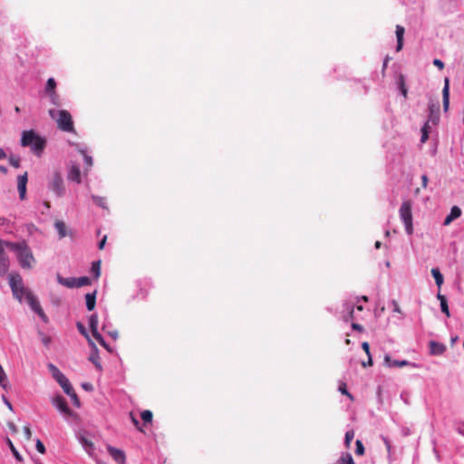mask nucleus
I'll return each instance as SVG.
<instances>
[{
  "mask_svg": "<svg viewBox=\"0 0 464 464\" xmlns=\"http://www.w3.org/2000/svg\"><path fill=\"white\" fill-rule=\"evenodd\" d=\"M5 245L11 250L15 251L17 253L19 264L23 268L30 269L33 267V265L34 263V257L33 256L31 249L24 241L18 243L6 242Z\"/></svg>",
  "mask_w": 464,
  "mask_h": 464,
  "instance_id": "f257e3e1",
  "label": "nucleus"
},
{
  "mask_svg": "<svg viewBox=\"0 0 464 464\" xmlns=\"http://www.w3.org/2000/svg\"><path fill=\"white\" fill-rule=\"evenodd\" d=\"M49 115L57 122V127L65 132H74V126L71 113L66 110L56 111L49 110Z\"/></svg>",
  "mask_w": 464,
  "mask_h": 464,
  "instance_id": "f03ea898",
  "label": "nucleus"
},
{
  "mask_svg": "<svg viewBox=\"0 0 464 464\" xmlns=\"http://www.w3.org/2000/svg\"><path fill=\"white\" fill-rule=\"evenodd\" d=\"M21 144L24 147H31L34 153L40 154L45 147V140L34 130H24L22 134Z\"/></svg>",
  "mask_w": 464,
  "mask_h": 464,
  "instance_id": "7ed1b4c3",
  "label": "nucleus"
},
{
  "mask_svg": "<svg viewBox=\"0 0 464 464\" xmlns=\"http://www.w3.org/2000/svg\"><path fill=\"white\" fill-rule=\"evenodd\" d=\"M9 285L14 296L19 302H22L24 296L26 297V293H31V291L24 287L22 276L17 273L9 275Z\"/></svg>",
  "mask_w": 464,
  "mask_h": 464,
  "instance_id": "20e7f679",
  "label": "nucleus"
},
{
  "mask_svg": "<svg viewBox=\"0 0 464 464\" xmlns=\"http://www.w3.org/2000/svg\"><path fill=\"white\" fill-rule=\"evenodd\" d=\"M400 216L404 222L407 234L411 235L413 233V224L411 202L405 201L401 204L400 208Z\"/></svg>",
  "mask_w": 464,
  "mask_h": 464,
  "instance_id": "39448f33",
  "label": "nucleus"
},
{
  "mask_svg": "<svg viewBox=\"0 0 464 464\" xmlns=\"http://www.w3.org/2000/svg\"><path fill=\"white\" fill-rule=\"evenodd\" d=\"M50 188L53 192H55L59 197L63 195V180L62 175L58 171H55L52 177V179L50 181Z\"/></svg>",
  "mask_w": 464,
  "mask_h": 464,
  "instance_id": "423d86ee",
  "label": "nucleus"
},
{
  "mask_svg": "<svg viewBox=\"0 0 464 464\" xmlns=\"http://www.w3.org/2000/svg\"><path fill=\"white\" fill-rule=\"evenodd\" d=\"M9 258L2 246V241L0 240V276H4L7 274L9 270Z\"/></svg>",
  "mask_w": 464,
  "mask_h": 464,
  "instance_id": "0eeeda50",
  "label": "nucleus"
},
{
  "mask_svg": "<svg viewBox=\"0 0 464 464\" xmlns=\"http://www.w3.org/2000/svg\"><path fill=\"white\" fill-rule=\"evenodd\" d=\"M53 404L63 414L70 416L72 415V411L69 408L65 399L60 395L54 397L53 399Z\"/></svg>",
  "mask_w": 464,
  "mask_h": 464,
  "instance_id": "6e6552de",
  "label": "nucleus"
},
{
  "mask_svg": "<svg viewBox=\"0 0 464 464\" xmlns=\"http://www.w3.org/2000/svg\"><path fill=\"white\" fill-rule=\"evenodd\" d=\"M27 181H28L27 172H24L23 175H20L17 178V189H18L19 198L21 200L25 199Z\"/></svg>",
  "mask_w": 464,
  "mask_h": 464,
  "instance_id": "1a4fd4ad",
  "label": "nucleus"
},
{
  "mask_svg": "<svg viewBox=\"0 0 464 464\" xmlns=\"http://www.w3.org/2000/svg\"><path fill=\"white\" fill-rule=\"evenodd\" d=\"M107 450L111 457L118 463L124 464L126 461V456L123 450L114 448L112 446H108Z\"/></svg>",
  "mask_w": 464,
  "mask_h": 464,
  "instance_id": "9d476101",
  "label": "nucleus"
},
{
  "mask_svg": "<svg viewBox=\"0 0 464 464\" xmlns=\"http://www.w3.org/2000/svg\"><path fill=\"white\" fill-rule=\"evenodd\" d=\"M429 347H430V353L431 355H441L445 353L446 351V345L442 343H438V342H435V341H430L429 343Z\"/></svg>",
  "mask_w": 464,
  "mask_h": 464,
  "instance_id": "9b49d317",
  "label": "nucleus"
},
{
  "mask_svg": "<svg viewBox=\"0 0 464 464\" xmlns=\"http://www.w3.org/2000/svg\"><path fill=\"white\" fill-rule=\"evenodd\" d=\"M442 102L443 110L447 111L450 106V79L448 77L444 79V87L442 89Z\"/></svg>",
  "mask_w": 464,
  "mask_h": 464,
  "instance_id": "f8f14e48",
  "label": "nucleus"
},
{
  "mask_svg": "<svg viewBox=\"0 0 464 464\" xmlns=\"http://www.w3.org/2000/svg\"><path fill=\"white\" fill-rule=\"evenodd\" d=\"M89 342L91 343V344L92 346V350L89 356V360L95 365L96 369H98L99 371H102V364L100 362L98 349H97L96 345L90 339H89Z\"/></svg>",
  "mask_w": 464,
  "mask_h": 464,
  "instance_id": "ddd939ff",
  "label": "nucleus"
},
{
  "mask_svg": "<svg viewBox=\"0 0 464 464\" xmlns=\"http://www.w3.org/2000/svg\"><path fill=\"white\" fill-rule=\"evenodd\" d=\"M460 215H461V209L457 206L452 207L450 209V213L446 217L443 224L445 226L450 225L454 219L459 218Z\"/></svg>",
  "mask_w": 464,
  "mask_h": 464,
  "instance_id": "4468645a",
  "label": "nucleus"
},
{
  "mask_svg": "<svg viewBox=\"0 0 464 464\" xmlns=\"http://www.w3.org/2000/svg\"><path fill=\"white\" fill-rule=\"evenodd\" d=\"M57 281L60 285L66 286L68 288L76 287V278L75 277H63L61 275H57Z\"/></svg>",
  "mask_w": 464,
  "mask_h": 464,
  "instance_id": "2eb2a0df",
  "label": "nucleus"
},
{
  "mask_svg": "<svg viewBox=\"0 0 464 464\" xmlns=\"http://www.w3.org/2000/svg\"><path fill=\"white\" fill-rule=\"evenodd\" d=\"M68 179L76 183H81V170L76 165H72L68 173Z\"/></svg>",
  "mask_w": 464,
  "mask_h": 464,
  "instance_id": "dca6fc26",
  "label": "nucleus"
},
{
  "mask_svg": "<svg viewBox=\"0 0 464 464\" xmlns=\"http://www.w3.org/2000/svg\"><path fill=\"white\" fill-rule=\"evenodd\" d=\"M396 37H397V46L396 51L399 52L403 47V36L405 33V29L401 25H396Z\"/></svg>",
  "mask_w": 464,
  "mask_h": 464,
  "instance_id": "f3484780",
  "label": "nucleus"
},
{
  "mask_svg": "<svg viewBox=\"0 0 464 464\" xmlns=\"http://www.w3.org/2000/svg\"><path fill=\"white\" fill-rule=\"evenodd\" d=\"M85 300L88 311H92L95 308L96 304V291H94L93 293L86 294Z\"/></svg>",
  "mask_w": 464,
  "mask_h": 464,
  "instance_id": "a211bd4d",
  "label": "nucleus"
},
{
  "mask_svg": "<svg viewBox=\"0 0 464 464\" xmlns=\"http://www.w3.org/2000/svg\"><path fill=\"white\" fill-rule=\"evenodd\" d=\"M430 118L429 121H431L433 125H436L439 121V106L432 104L430 105Z\"/></svg>",
  "mask_w": 464,
  "mask_h": 464,
  "instance_id": "6ab92c4d",
  "label": "nucleus"
},
{
  "mask_svg": "<svg viewBox=\"0 0 464 464\" xmlns=\"http://www.w3.org/2000/svg\"><path fill=\"white\" fill-rule=\"evenodd\" d=\"M384 362H385V364L388 366V367H402V366H406L409 364L408 361L406 360H403V361H392L391 359V357L389 355H385L384 356Z\"/></svg>",
  "mask_w": 464,
  "mask_h": 464,
  "instance_id": "aec40b11",
  "label": "nucleus"
},
{
  "mask_svg": "<svg viewBox=\"0 0 464 464\" xmlns=\"http://www.w3.org/2000/svg\"><path fill=\"white\" fill-rule=\"evenodd\" d=\"M437 298L440 300V308H441V312L444 313L446 314L447 317H450V310H449V305H448V301H447V298L445 295H441L440 293H438L437 295Z\"/></svg>",
  "mask_w": 464,
  "mask_h": 464,
  "instance_id": "412c9836",
  "label": "nucleus"
},
{
  "mask_svg": "<svg viewBox=\"0 0 464 464\" xmlns=\"http://www.w3.org/2000/svg\"><path fill=\"white\" fill-rule=\"evenodd\" d=\"M54 227L57 230L61 238L65 237L68 235L66 225L63 221L56 220L54 223Z\"/></svg>",
  "mask_w": 464,
  "mask_h": 464,
  "instance_id": "4be33fe9",
  "label": "nucleus"
},
{
  "mask_svg": "<svg viewBox=\"0 0 464 464\" xmlns=\"http://www.w3.org/2000/svg\"><path fill=\"white\" fill-rule=\"evenodd\" d=\"M56 82L53 78H49L46 82L45 91L49 93L50 96L56 97L55 92Z\"/></svg>",
  "mask_w": 464,
  "mask_h": 464,
  "instance_id": "5701e85b",
  "label": "nucleus"
},
{
  "mask_svg": "<svg viewBox=\"0 0 464 464\" xmlns=\"http://www.w3.org/2000/svg\"><path fill=\"white\" fill-rule=\"evenodd\" d=\"M25 299H26L28 304L30 305V307L32 308V310L35 309L37 306L40 305L38 299L32 292L26 293Z\"/></svg>",
  "mask_w": 464,
  "mask_h": 464,
  "instance_id": "b1692460",
  "label": "nucleus"
},
{
  "mask_svg": "<svg viewBox=\"0 0 464 464\" xmlns=\"http://www.w3.org/2000/svg\"><path fill=\"white\" fill-rule=\"evenodd\" d=\"M48 368L52 372L53 377L57 381V382L65 377L55 365L50 363L48 365Z\"/></svg>",
  "mask_w": 464,
  "mask_h": 464,
  "instance_id": "393cba45",
  "label": "nucleus"
},
{
  "mask_svg": "<svg viewBox=\"0 0 464 464\" xmlns=\"http://www.w3.org/2000/svg\"><path fill=\"white\" fill-rule=\"evenodd\" d=\"M98 323H99V320H98L97 314H92L89 318V325H90L92 334L99 333L98 332Z\"/></svg>",
  "mask_w": 464,
  "mask_h": 464,
  "instance_id": "a878e982",
  "label": "nucleus"
},
{
  "mask_svg": "<svg viewBox=\"0 0 464 464\" xmlns=\"http://www.w3.org/2000/svg\"><path fill=\"white\" fill-rule=\"evenodd\" d=\"M362 348L366 353V354L368 355V361L366 362H362V365L363 367L372 366V355L370 353V345H369V343L367 342H363L362 343Z\"/></svg>",
  "mask_w": 464,
  "mask_h": 464,
  "instance_id": "bb28decb",
  "label": "nucleus"
},
{
  "mask_svg": "<svg viewBox=\"0 0 464 464\" xmlns=\"http://www.w3.org/2000/svg\"><path fill=\"white\" fill-rule=\"evenodd\" d=\"M79 440H80V442L82 443V445L85 448V450L88 452V454L92 455V450H93V443H92V441L90 440L89 439H87L84 436H81Z\"/></svg>",
  "mask_w": 464,
  "mask_h": 464,
  "instance_id": "cd10ccee",
  "label": "nucleus"
},
{
  "mask_svg": "<svg viewBox=\"0 0 464 464\" xmlns=\"http://www.w3.org/2000/svg\"><path fill=\"white\" fill-rule=\"evenodd\" d=\"M431 275L435 279L436 285L440 288L443 284V276L440 272L439 268H432Z\"/></svg>",
  "mask_w": 464,
  "mask_h": 464,
  "instance_id": "c85d7f7f",
  "label": "nucleus"
},
{
  "mask_svg": "<svg viewBox=\"0 0 464 464\" xmlns=\"http://www.w3.org/2000/svg\"><path fill=\"white\" fill-rule=\"evenodd\" d=\"M6 442L8 444L9 449L11 450L14 457L15 458V459L17 461H20V462L23 461V457L20 455V453L18 452V450H16V448L13 444L12 440L9 438H7L6 439Z\"/></svg>",
  "mask_w": 464,
  "mask_h": 464,
  "instance_id": "c756f323",
  "label": "nucleus"
},
{
  "mask_svg": "<svg viewBox=\"0 0 464 464\" xmlns=\"http://www.w3.org/2000/svg\"><path fill=\"white\" fill-rule=\"evenodd\" d=\"M337 464H355L352 455L346 452L341 456L338 459Z\"/></svg>",
  "mask_w": 464,
  "mask_h": 464,
  "instance_id": "7c9ffc66",
  "label": "nucleus"
},
{
  "mask_svg": "<svg viewBox=\"0 0 464 464\" xmlns=\"http://www.w3.org/2000/svg\"><path fill=\"white\" fill-rule=\"evenodd\" d=\"M91 272L93 274L94 277L98 279L101 276V261H94L92 264Z\"/></svg>",
  "mask_w": 464,
  "mask_h": 464,
  "instance_id": "2f4dec72",
  "label": "nucleus"
},
{
  "mask_svg": "<svg viewBox=\"0 0 464 464\" xmlns=\"http://www.w3.org/2000/svg\"><path fill=\"white\" fill-rule=\"evenodd\" d=\"M58 383L63 388V390L65 393L71 392V390L73 389L72 386L71 385L69 380L66 377H64L63 380L59 381Z\"/></svg>",
  "mask_w": 464,
  "mask_h": 464,
  "instance_id": "473e14b6",
  "label": "nucleus"
},
{
  "mask_svg": "<svg viewBox=\"0 0 464 464\" xmlns=\"http://www.w3.org/2000/svg\"><path fill=\"white\" fill-rule=\"evenodd\" d=\"M0 385L4 388V389H6L7 386H8V380H7V376L5 374V370L3 369L2 365L0 364Z\"/></svg>",
  "mask_w": 464,
  "mask_h": 464,
  "instance_id": "72a5a7b5",
  "label": "nucleus"
},
{
  "mask_svg": "<svg viewBox=\"0 0 464 464\" xmlns=\"http://www.w3.org/2000/svg\"><path fill=\"white\" fill-rule=\"evenodd\" d=\"M91 279L88 276H82L76 278V287H82L91 285Z\"/></svg>",
  "mask_w": 464,
  "mask_h": 464,
  "instance_id": "f704fd0d",
  "label": "nucleus"
},
{
  "mask_svg": "<svg viewBox=\"0 0 464 464\" xmlns=\"http://www.w3.org/2000/svg\"><path fill=\"white\" fill-rule=\"evenodd\" d=\"M347 314L343 316L345 322L353 319L354 309L352 304H346Z\"/></svg>",
  "mask_w": 464,
  "mask_h": 464,
  "instance_id": "c9c22d12",
  "label": "nucleus"
},
{
  "mask_svg": "<svg viewBox=\"0 0 464 464\" xmlns=\"http://www.w3.org/2000/svg\"><path fill=\"white\" fill-rule=\"evenodd\" d=\"M153 414L150 411L145 410L141 412V419L145 423H150L152 421Z\"/></svg>",
  "mask_w": 464,
  "mask_h": 464,
  "instance_id": "e433bc0d",
  "label": "nucleus"
},
{
  "mask_svg": "<svg viewBox=\"0 0 464 464\" xmlns=\"http://www.w3.org/2000/svg\"><path fill=\"white\" fill-rule=\"evenodd\" d=\"M93 202L98 205L99 207L102 208H107L105 203H106V199L105 198L103 197H99V196H92V197Z\"/></svg>",
  "mask_w": 464,
  "mask_h": 464,
  "instance_id": "4c0bfd02",
  "label": "nucleus"
},
{
  "mask_svg": "<svg viewBox=\"0 0 464 464\" xmlns=\"http://www.w3.org/2000/svg\"><path fill=\"white\" fill-rule=\"evenodd\" d=\"M66 394L71 397L74 406L80 407V400L73 389L71 390V392H66Z\"/></svg>",
  "mask_w": 464,
  "mask_h": 464,
  "instance_id": "58836bf2",
  "label": "nucleus"
},
{
  "mask_svg": "<svg viewBox=\"0 0 464 464\" xmlns=\"http://www.w3.org/2000/svg\"><path fill=\"white\" fill-rule=\"evenodd\" d=\"M399 85H400V89H401V92L403 97L406 98L407 97V88L405 86L404 76L401 74L399 77Z\"/></svg>",
  "mask_w": 464,
  "mask_h": 464,
  "instance_id": "ea45409f",
  "label": "nucleus"
},
{
  "mask_svg": "<svg viewBox=\"0 0 464 464\" xmlns=\"http://www.w3.org/2000/svg\"><path fill=\"white\" fill-rule=\"evenodd\" d=\"M354 437V431L353 430H348L346 433H345V438H344V443H345V446L347 448L350 447V444L353 440Z\"/></svg>",
  "mask_w": 464,
  "mask_h": 464,
  "instance_id": "a19ab883",
  "label": "nucleus"
},
{
  "mask_svg": "<svg viewBox=\"0 0 464 464\" xmlns=\"http://www.w3.org/2000/svg\"><path fill=\"white\" fill-rule=\"evenodd\" d=\"M355 445H356L355 453L359 456H362L364 454V450H365L362 442L360 440H357L355 442Z\"/></svg>",
  "mask_w": 464,
  "mask_h": 464,
  "instance_id": "79ce46f5",
  "label": "nucleus"
},
{
  "mask_svg": "<svg viewBox=\"0 0 464 464\" xmlns=\"http://www.w3.org/2000/svg\"><path fill=\"white\" fill-rule=\"evenodd\" d=\"M92 336L95 338L96 341L99 342V343L101 345H102L105 349H107L108 351H111V349L109 348V346L107 345L106 342L104 341V339L102 338V336L97 333L95 334H92Z\"/></svg>",
  "mask_w": 464,
  "mask_h": 464,
  "instance_id": "37998d69",
  "label": "nucleus"
},
{
  "mask_svg": "<svg viewBox=\"0 0 464 464\" xmlns=\"http://www.w3.org/2000/svg\"><path fill=\"white\" fill-rule=\"evenodd\" d=\"M33 311H34L42 318V320L44 322H45V323L48 322V318H47L46 314H44V312L43 308L41 307V305L37 306Z\"/></svg>",
  "mask_w": 464,
  "mask_h": 464,
  "instance_id": "c03bdc74",
  "label": "nucleus"
},
{
  "mask_svg": "<svg viewBox=\"0 0 464 464\" xmlns=\"http://www.w3.org/2000/svg\"><path fill=\"white\" fill-rule=\"evenodd\" d=\"M33 311H34L42 318V320L44 322H45V323L48 322V318H47L46 314H44V312L43 308L41 307V305L37 306Z\"/></svg>",
  "mask_w": 464,
  "mask_h": 464,
  "instance_id": "a18cd8bd",
  "label": "nucleus"
},
{
  "mask_svg": "<svg viewBox=\"0 0 464 464\" xmlns=\"http://www.w3.org/2000/svg\"><path fill=\"white\" fill-rule=\"evenodd\" d=\"M339 392L342 394H344V395L348 396L351 400H353V395L347 391L346 384L344 382H342L339 385Z\"/></svg>",
  "mask_w": 464,
  "mask_h": 464,
  "instance_id": "49530a36",
  "label": "nucleus"
},
{
  "mask_svg": "<svg viewBox=\"0 0 464 464\" xmlns=\"http://www.w3.org/2000/svg\"><path fill=\"white\" fill-rule=\"evenodd\" d=\"M9 163L14 168L17 169L20 167V159L17 157H10L9 158Z\"/></svg>",
  "mask_w": 464,
  "mask_h": 464,
  "instance_id": "de8ad7c7",
  "label": "nucleus"
},
{
  "mask_svg": "<svg viewBox=\"0 0 464 464\" xmlns=\"http://www.w3.org/2000/svg\"><path fill=\"white\" fill-rule=\"evenodd\" d=\"M35 447H36V450L41 454H44L45 453V447H44V443L39 439L36 440Z\"/></svg>",
  "mask_w": 464,
  "mask_h": 464,
  "instance_id": "09e8293b",
  "label": "nucleus"
},
{
  "mask_svg": "<svg viewBox=\"0 0 464 464\" xmlns=\"http://www.w3.org/2000/svg\"><path fill=\"white\" fill-rule=\"evenodd\" d=\"M24 432L26 440H30L31 438H32V431H31L30 427L29 426H24Z\"/></svg>",
  "mask_w": 464,
  "mask_h": 464,
  "instance_id": "8fccbe9b",
  "label": "nucleus"
},
{
  "mask_svg": "<svg viewBox=\"0 0 464 464\" xmlns=\"http://www.w3.org/2000/svg\"><path fill=\"white\" fill-rule=\"evenodd\" d=\"M42 343H44V346L48 347L52 339L50 336L48 335H45V334H42Z\"/></svg>",
  "mask_w": 464,
  "mask_h": 464,
  "instance_id": "3c124183",
  "label": "nucleus"
},
{
  "mask_svg": "<svg viewBox=\"0 0 464 464\" xmlns=\"http://www.w3.org/2000/svg\"><path fill=\"white\" fill-rule=\"evenodd\" d=\"M83 159H84V161H85V164L87 167H92V158L91 156H88L87 154H83Z\"/></svg>",
  "mask_w": 464,
  "mask_h": 464,
  "instance_id": "603ef678",
  "label": "nucleus"
},
{
  "mask_svg": "<svg viewBox=\"0 0 464 464\" xmlns=\"http://www.w3.org/2000/svg\"><path fill=\"white\" fill-rule=\"evenodd\" d=\"M433 64L440 70H442L444 68V63L440 59H434Z\"/></svg>",
  "mask_w": 464,
  "mask_h": 464,
  "instance_id": "864d4df0",
  "label": "nucleus"
},
{
  "mask_svg": "<svg viewBox=\"0 0 464 464\" xmlns=\"http://www.w3.org/2000/svg\"><path fill=\"white\" fill-rule=\"evenodd\" d=\"M392 306H393V312L401 314V307H400L398 302L396 300H393L392 302Z\"/></svg>",
  "mask_w": 464,
  "mask_h": 464,
  "instance_id": "5fc2aeb1",
  "label": "nucleus"
},
{
  "mask_svg": "<svg viewBox=\"0 0 464 464\" xmlns=\"http://www.w3.org/2000/svg\"><path fill=\"white\" fill-rule=\"evenodd\" d=\"M429 131H422L421 132V138H420V142L421 143H425L428 139H429Z\"/></svg>",
  "mask_w": 464,
  "mask_h": 464,
  "instance_id": "6e6d98bb",
  "label": "nucleus"
},
{
  "mask_svg": "<svg viewBox=\"0 0 464 464\" xmlns=\"http://www.w3.org/2000/svg\"><path fill=\"white\" fill-rule=\"evenodd\" d=\"M352 328L353 330H356V331L360 332V333L363 332V327L361 324H356V323H353L352 324Z\"/></svg>",
  "mask_w": 464,
  "mask_h": 464,
  "instance_id": "4d7b16f0",
  "label": "nucleus"
},
{
  "mask_svg": "<svg viewBox=\"0 0 464 464\" xmlns=\"http://www.w3.org/2000/svg\"><path fill=\"white\" fill-rule=\"evenodd\" d=\"M107 241V236H104L102 239L99 242L98 247L100 250H102L105 246Z\"/></svg>",
  "mask_w": 464,
  "mask_h": 464,
  "instance_id": "13d9d810",
  "label": "nucleus"
},
{
  "mask_svg": "<svg viewBox=\"0 0 464 464\" xmlns=\"http://www.w3.org/2000/svg\"><path fill=\"white\" fill-rule=\"evenodd\" d=\"M430 123H431V121H427L425 122V124L423 125V127L421 128V132L422 131H429L430 132Z\"/></svg>",
  "mask_w": 464,
  "mask_h": 464,
  "instance_id": "bf43d9fd",
  "label": "nucleus"
},
{
  "mask_svg": "<svg viewBox=\"0 0 464 464\" xmlns=\"http://www.w3.org/2000/svg\"><path fill=\"white\" fill-rule=\"evenodd\" d=\"M421 184H422V187L425 188L427 187V184H428V177L426 175H422L421 176Z\"/></svg>",
  "mask_w": 464,
  "mask_h": 464,
  "instance_id": "052dcab7",
  "label": "nucleus"
},
{
  "mask_svg": "<svg viewBox=\"0 0 464 464\" xmlns=\"http://www.w3.org/2000/svg\"><path fill=\"white\" fill-rule=\"evenodd\" d=\"M8 427L11 430V431L14 432V433H16L18 431L16 426L14 423H12V422L8 423Z\"/></svg>",
  "mask_w": 464,
  "mask_h": 464,
  "instance_id": "680f3d73",
  "label": "nucleus"
},
{
  "mask_svg": "<svg viewBox=\"0 0 464 464\" xmlns=\"http://www.w3.org/2000/svg\"><path fill=\"white\" fill-rule=\"evenodd\" d=\"M78 328H79L80 332L88 338V334H87L84 327L82 326V324H78Z\"/></svg>",
  "mask_w": 464,
  "mask_h": 464,
  "instance_id": "e2e57ef3",
  "label": "nucleus"
},
{
  "mask_svg": "<svg viewBox=\"0 0 464 464\" xmlns=\"http://www.w3.org/2000/svg\"><path fill=\"white\" fill-rule=\"evenodd\" d=\"M130 415H131V420H132L133 424H134V425H135V426H136L140 430H141V429L139 427V420H137V419H136L132 414H130Z\"/></svg>",
  "mask_w": 464,
  "mask_h": 464,
  "instance_id": "0e129e2a",
  "label": "nucleus"
},
{
  "mask_svg": "<svg viewBox=\"0 0 464 464\" xmlns=\"http://www.w3.org/2000/svg\"><path fill=\"white\" fill-rule=\"evenodd\" d=\"M3 400H4L5 403V405L8 407V409L12 411L13 410V406L10 403V401L5 396H3Z\"/></svg>",
  "mask_w": 464,
  "mask_h": 464,
  "instance_id": "69168bd1",
  "label": "nucleus"
},
{
  "mask_svg": "<svg viewBox=\"0 0 464 464\" xmlns=\"http://www.w3.org/2000/svg\"><path fill=\"white\" fill-rule=\"evenodd\" d=\"M458 431L459 434L463 435L464 436V423H461L459 427H458Z\"/></svg>",
  "mask_w": 464,
  "mask_h": 464,
  "instance_id": "338daca9",
  "label": "nucleus"
},
{
  "mask_svg": "<svg viewBox=\"0 0 464 464\" xmlns=\"http://www.w3.org/2000/svg\"><path fill=\"white\" fill-rule=\"evenodd\" d=\"M82 388H83V389H85V390H87V391H89V390H92V384H90V383H83V384H82Z\"/></svg>",
  "mask_w": 464,
  "mask_h": 464,
  "instance_id": "774afa93",
  "label": "nucleus"
}]
</instances>
